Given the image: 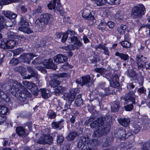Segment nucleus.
Returning <instances> with one entry per match:
<instances>
[{
  "label": "nucleus",
  "mask_w": 150,
  "mask_h": 150,
  "mask_svg": "<svg viewBox=\"0 0 150 150\" xmlns=\"http://www.w3.org/2000/svg\"><path fill=\"white\" fill-rule=\"evenodd\" d=\"M91 127L92 128H96V130L93 134L94 137L100 136L107 133L109 131L107 128H104L102 125V121L101 119H98L94 121L90 124Z\"/></svg>",
  "instance_id": "f257e3e1"
},
{
  "label": "nucleus",
  "mask_w": 150,
  "mask_h": 150,
  "mask_svg": "<svg viewBox=\"0 0 150 150\" xmlns=\"http://www.w3.org/2000/svg\"><path fill=\"white\" fill-rule=\"evenodd\" d=\"M70 40V43L71 45L67 46L60 47V48L66 50H74L75 49H78L82 45V43L79 40L77 37L73 36L69 38Z\"/></svg>",
  "instance_id": "f03ea898"
},
{
  "label": "nucleus",
  "mask_w": 150,
  "mask_h": 150,
  "mask_svg": "<svg viewBox=\"0 0 150 150\" xmlns=\"http://www.w3.org/2000/svg\"><path fill=\"white\" fill-rule=\"evenodd\" d=\"M144 6L142 5L135 7L132 10L131 15L132 17L134 18H139L143 15L144 14Z\"/></svg>",
  "instance_id": "7ed1b4c3"
},
{
  "label": "nucleus",
  "mask_w": 150,
  "mask_h": 150,
  "mask_svg": "<svg viewBox=\"0 0 150 150\" xmlns=\"http://www.w3.org/2000/svg\"><path fill=\"white\" fill-rule=\"evenodd\" d=\"M96 12L91 9H90L88 7L83 9L82 16L84 18L88 20H93L94 18Z\"/></svg>",
  "instance_id": "20e7f679"
},
{
  "label": "nucleus",
  "mask_w": 150,
  "mask_h": 150,
  "mask_svg": "<svg viewBox=\"0 0 150 150\" xmlns=\"http://www.w3.org/2000/svg\"><path fill=\"white\" fill-rule=\"evenodd\" d=\"M8 36L9 40L2 41L0 44V47L4 49L12 48L16 45V40L13 38H9L8 35Z\"/></svg>",
  "instance_id": "39448f33"
},
{
  "label": "nucleus",
  "mask_w": 150,
  "mask_h": 150,
  "mask_svg": "<svg viewBox=\"0 0 150 150\" xmlns=\"http://www.w3.org/2000/svg\"><path fill=\"white\" fill-rule=\"evenodd\" d=\"M10 91L13 94H14L15 93H16L20 88H23V86L20 83H18L16 81L11 80L9 84Z\"/></svg>",
  "instance_id": "423d86ee"
},
{
  "label": "nucleus",
  "mask_w": 150,
  "mask_h": 150,
  "mask_svg": "<svg viewBox=\"0 0 150 150\" xmlns=\"http://www.w3.org/2000/svg\"><path fill=\"white\" fill-rule=\"evenodd\" d=\"M88 138L87 137H82L79 140L77 144L79 148H81V150H92L87 143Z\"/></svg>",
  "instance_id": "0eeeda50"
},
{
  "label": "nucleus",
  "mask_w": 150,
  "mask_h": 150,
  "mask_svg": "<svg viewBox=\"0 0 150 150\" xmlns=\"http://www.w3.org/2000/svg\"><path fill=\"white\" fill-rule=\"evenodd\" d=\"M51 16L50 14H45L40 15L38 20L40 21L39 25L43 27L47 24L50 19Z\"/></svg>",
  "instance_id": "6e6552de"
},
{
  "label": "nucleus",
  "mask_w": 150,
  "mask_h": 150,
  "mask_svg": "<svg viewBox=\"0 0 150 150\" xmlns=\"http://www.w3.org/2000/svg\"><path fill=\"white\" fill-rule=\"evenodd\" d=\"M21 27L18 28V30L21 31L25 32L27 34L31 33L32 31L28 27V22L22 20L19 23Z\"/></svg>",
  "instance_id": "1a4fd4ad"
},
{
  "label": "nucleus",
  "mask_w": 150,
  "mask_h": 150,
  "mask_svg": "<svg viewBox=\"0 0 150 150\" xmlns=\"http://www.w3.org/2000/svg\"><path fill=\"white\" fill-rule=\"evenodd\" d=\"M53 142V138L49 135H43L40 138L38 143L43 144H51Z\"/></svg>",
  "instance_id": "9d476101"
},
{
  "label": "nucleus",
  "mask_w": 150,
  "mask_h": 150,
  "mask_svg": "<svg viewBox=\"0 0 150 150\" xmlns=\"http://www.w3.org/2000/svg\"><path fill=\"white\" fill-rule=\"evenodd\" d=\"M136 57L138 68L139 69L144 67L145 68L147 62L146 58L144 57L143 56L141 55H137Z\"/></svg>",
  "instance_id": "9b49d317"
},
{
  "label": "nucleus",
  "mask_w": 150,
  "mask_h": 150,
  "mask_svg": "<svg viewBox=\"0 0 150 150\" xmlns=\"http://www.w3.org/2000/svg\"><path fill=\"white\" fill-rule=\"evenodd\" d=\"M44 67L47 68L56 69L57 67L54 64L52 60L51 59L44 60L42 63Z\"/></svg>",
  "instance_id": "f8f14e48"
},
{
  "label": "nucleus",
  "mask_w": 150,
  "mask_h": 150,
  "mask_svg": "<svg viewBox=\"0 0 150 150\" xmlns=\"http://www.w3.org/2000/svg\"><path fill=\"white\" fill-rule=\"evenodd\" d=\"M67 60V57L59 54L55 56L54 59V62L58 64L63 63L66 61Z\"/></svg>",
  "instance_id": "ddd939ff"
},
{
  "label": "nucleus",
  "mask_w": 150,
  "mask_h": 150,
  "mask_svg": "<svg viewBox=\"0 0 150 150\" xmlns=\"http://www.w3.org/2000/svg\"><path fill=\"white\" fill-rule=\"evenodd\" d=\"M36 56H34L32 54H24L19 57L20 60H21L23 62H29L34 57H36Z\"/></svg>",
  "instance_id": "4468645a"
},
{
  "label": "nucleus",
  "mask_w": 150,
  "mask_h": 150,
  "mask_svg": "<svg viewBox=\"0 0 150 150\" xmlns=\"http://www.w3.org/2000/svg\"><path fill=\"white\" fill-rule=\"evenodd\" d=\"M131 28L126 25L122 24L117 29L118 33L120 34L123 35L126 32H129Z\"/></svg>",
  "instance_id": "2eb2a0df"
},
{
  "label": "nucleus",
  "mask_w": 150,
  "mask_h": 150,
  "mask_svg": "<svg viewBox=\"0 0 150 150\" xmlns=\"http://www.w3.org/2000/svg\"><path fill=\"white\" fill-rule=\"evenodd\" d=\"M114 135L115 137H118L120 139L124 138L126 137V134L125 131L123 129H118L115 131Z\"/></svg>",
  "instance_id": "dca6fc26"
},
{
  "label": "nucleus",
  "mask_w": 150,
  "mask_h": 150,
  "mask_svg": "<svg viewBox=\"0 0 150 150\" xmlns=\"http://www.w3.org/2000/svg\"><path fill=\"white\" fill-rule=\"evenodd\" d=\"M90 77L89 76H86L81 78L80 81L76 80V82L77 83L80 84L81 85L87 84L89 82Z\"/></svg>",
  "instance_id": "f3484780"
},
{
  "label": "nucleus",
  "mask_w": 150,
  "mask_h": 150,
  "mask_svg": "<svg viewBox=\"0 0 150 150\" xmlns=\"http://www.w3.org/2000/svg\"><path fill=\"white\" fill-rule=\"evenodd\" d=\"M8 35L9 38L11 39L13 38L15 40L16 39H18L21 41L24 38L23 36H18L15 33L12 32L11 31H9L8 33Z\"/></svg>",
  "instance_id": "a211bd4d"
},
{
  "label": "nucleus",
  "mask_w": 150,
  "mask_h": 150,
  "mask_svg": "<svg viewBox=\"0 0 150 150\" xmlns=\"http://www.w3.org/2000/svg\"><path fill=\"white\" fill-rule=\"evenodd\" d=\"M106 78L109 79V81H110V83L112 82L113 83L116 87L119 86V84L118 82V78L117 76L115 75L113 77H111L110 75L107 76Z\"/></svg>",
  "instance_id": "6ab92c4d"
},
{
  "label": "nucleus",
  "mask_w": 150,
  "mask_h": 150,
  "mask_svg": "<svg viewBox=\"0 0 150 150\" xmlns=\"http://www.w3.org/2000/svg\"><path fill=\"white\" fill-rule=\"evenodd\" d=\"M3 13L6 17L9 19H14L16 18L17 15L10 11H4Z\"/></svg>",
  "instance_id": "aec40b11"
},
{
  "label": "nucleus",
  "mask_w": 150,
  "mask_h": 150,
  "mask_svg": "<svg viewBox=\"0 0 150 150\" xmlns=\"http://www.w3.org/2000/svg\"><path fill=\"white\" fill-rule=\"evenodd\" d=\"M127 101H131L133 103H135L136 97L132 92H130L127 95L126 98Z\"/></svg>",
  "instance_id": "412c9836"
},
{
  "label": "nucleus",
  "mask_w": 150,
  "mask_h": 150,
  "mask_svg": "<svg viewBox=\"0 0 150 150\" xmlns=\"http://www.w3.org/2000/svg\"><path fill=\"white\" fill-rule=\"evenodd\" d=\"M75 93L73 91H71L70 93L68 94H66L64 95L65 96V99L68 100L69 102H71L74 100Z\"/></svg>",
  "instance_id": "4be33fe9"
},
{
  "label": "nucleus",
  "mask_w": 150,
  "mask_h": 150,
  "mask_svg": "<svg viewBox=\"0 0 150 150\" xmlns=\"http://www.w3.org/2000/svg\"><path fill=\"white\" fill-rule=\"evenodd\" d=\"M118 122L122 126L127 127L130 123V120L129 119L120 118L118 120Z\"/></svg>",
  "instance_id": "5701e85b"
},
{
  "label": "nucleus",
  "mask_w": 150,
  "mask_h": 150,
  "mask_svg": "<svg viewBox=\"0 0 150 150\" xmlns=\"http://www.w3.org/2000/svg\"><path fill=\"white\" fill-rule=\"evenodd\" d=\"M42 96L43 98H47L51 95V92L48 90L45 89H42L40 90Z\"/></svg>",
  "instance_id": "b1692460"
},
{
  "label": "nucleus",
  "mask_w": 150,
  "mask_h": 150,
  "mask_svg": "<svg viewBox=\"0 0 150 150\" xmlns=\"http://www.w3.org/2000/svg\"><path fill=\"white\" fill-rule=\"evenodd\" d=\"M91 1L94 4L98 6H102L106 4L105 0H91Z\"/></svg>",
  "instance_id": "393cba45"
},
{
  "label": "nucleus",
  "mask_w": 150,
  "mask_h": 150,
  "mask_svg": "<svg viewBox=\"0 0 150 150\" xmlns=\"http://www.w3.org/2000/svg\"><path fill=\"white\" fill-rule=\"evenodd\" d=\"M59 1V0H52L48 4L47 6L51 10L54 9L55 7L56 3L58 4Z\"/></svg>",
  "instance_id": "a878e982"
},
{
  "label": "nucleus",
  "mask_w": 150,
  "mask_h": 150,
  "mask_svg": "<svg viewBox=\"0 0 150 150\" xmlns=\"http://www.w3.org/2000/svg\"><path fill=\"white\" fill-rule=\"evenodd\" d=\"M119 103L118 101L114 102L111 107V110L114 112L118 111L119 109Z\"/></svg>",
  "instance_id": "bb28decb"
},
{
  "label": "nucleus",
  "mask_w": 150,
  "mask_h": 150,
  "mask_svg": "<svg viewBox=\"0 0 150 150\" xmlns=\"http://www.w3.org/2000/svg\"><path fill=\"white\" fill-rule=\"evenodd\" d=\"M74 32L70 30H68L67 31V33H62V37L61 39V41L62 42H65L67 39L68 38V34L71 35H73Z\"/></svg>",
  "instance_id": "cd10ccee"
},
{
  "label": "nucleus",
  "mask_w": 150,
  "mask_h": 150,
  "mask_svg": "<svg viewBox=\"0 0 150 150\" xmlns=\"http://www.w3.org/2000/svg\"><path fill=\"white\" fill-rule=\"evenodd\" d=\"M116 56L119 57L121 59L124 60H127L129 58V57L127 54H124L122 53L117 52L115 53Z\"/></svg>",
  "instance_id": "c85d7f7f"
},
{
  "label": "nucleus",
  "mask_w": 150,
  "mask_h": 150,
  "mask_svg": "<svg viewBox=\"0 0 150 150\" xmlns=\"http://www.w3.org/2000/svg\"><path fill=\"white\" fill-rule=\"evenodd\" d=\"M19 0H0V6L6 5L12 2H18Z\"/></svg>",
  "instance_id": "c756f323"
},
{
  "label": "nucleus",
  "mask_w": 150,
  "mask_h": 150,
  "mask_svg": "<svg viewBox=\"0 0 150 150\" xmlns=\"http://www.w3.org/2000/svg\"><path fill=\"white\" fill-rule=\"evenodd\" d=\"M14 70L16 71L20 72L22 76H24L25 74V69L22 67H16L14 69Z\"/></svg>",
  "instance_id": "7c9ffc66"
},
{
  "label": "nucleus",
  "mask_w": 150,
  "mask_h": 150,
  "mask_svg": "<svg viewBox=\"0 0 150 150\" xmlns=\"http://www.w3.org/2000/svg\"><path fill=\"white\" fill-rule=\"evenodd\" d=\"M16 130V133L19 135L23 136L25 134V129L22 127H17Z\"/></svg>",
  "instance_id": "2f4dec72"
},
{
  "label": "nucleus",
  "mask_w": 150,
  "mask_h": 150,
  "mask_svg": "<svg viewBox=\"0 0 150 150\" xmlns=\"http://www.w3.org/2000/svg\"><path fill=\"white\" fill-rule=\"evenodd\" d=\"M8 111V109L6 107L0 105V115H5Z\"/></svg>",
  "instance_id": "473e14b6"
},
{
  "label": "nucleus",
  "mask_w": 150,
  "mask_h": 150,
  "mask_svg": "<svg viewBox=\"0 0 150 150\" xmlns=\"http://www.w3.org/2000/svg\"><path fill=\"white\" fill-rule=\"evenodd\" d=\"M4 19L3 16H0V31L3 28H4L6 26H10L11 25H7V24L6 25L4 24Z\"/></svg>",
  "instance_id": "72a5a7b5"
},
{
  "label": "nucleus",
  "mask_w": 150,
  "mask_h": 150,
  "mask_svg": "<svg viewBox=\"0 0 150 150\" xmlns=\"http://www.w3.org/2000/svg\"><path fill=\"white\" fill-rule=\"evenodd\" d=\"M141 123L140 122H135L133 124V127L135 129V132L137 133L141 129Z\"/></svg>",
  "instance_id": "f704fd0d"
},
{
  "label": "nucleus",
  "mask_w": 150,
  "mask_h": 150,
  "mask_svg": "<svg viewBox=\"0 0 150 150\" xmlns=\"http://www.w3.org/2000/svg\"><path fill=\"white\" fill-rule=\"evenodd\" d=\"M77 135L76 132H71L69 133L67 137V139L68 140H73L75 137Z\"/></svg>",
  "instance_id": "c9c22d12"
},
{
  "label": "nucleus",
  "mask_w": 150,
  "mask_h": 150,
  "mask_svg": "<svg viewBox=\"0 0 150 150\" xmlns=\"http://www.w3.org/2000/svg\"><path fill=\"white\" fill-rule=\"evenodd\" d=\"M66 88L61 86H58L54 90L56 94H59L65 91Z\"/></svg>",
  "instance_id": "e433bc0d"
},
{
  "label": "nucleus",
  "mask_w": 150,
  "mask_h": 150,
  "mask_svg": "<svg viewBox=\"0 0 150 150\" xmlns=\"http://www.w3.org/2000/svg\"><path fill=\"white\" fill-rule=\"evenodd\" d=\"M83 100L81 99V96L78 95L75 101V104L77 106H80L82 104Z\"/></svg>",
  "instance_id": "4c0bfd02"
},
{
  "label": "nucleus",
  "mask_w": 150,
  "mask_h": 150,
  "mask_svg": "<svg viewBox=\"0 0 150 150\" xmlns=\"http://www.w3.org/2000/svg\"><path fill=\"white\" fill-rule=\"evenodd\" d=\"M122 46L124 48L129 47L131 46V43L128 41L124 40L120 42Z\"/></svg>",
  "instance_id": "58836bf2"
},
{
  "label": "nucleus",
  "mask_w": 150,
  "mask_h": 150,
  "mask_svg": "<svg viewBox=\"0 0 150 150\" xmlns=\"http://www.w3.org/2000/svg\"><path fill=\"white\" fill-rule=\"evenodd\" d=\"M124 18L122 12L120 11L117 12L115 16V18L118 20L122 19Z\"/></svg>",
  "instance_id": "ea45409f"
},
{
  "label": "nucleus",
  "mask_w": 150,
  "mask_h": 150,
  "mask_svg": "<svg viewBox=\"0 0 150 150\" xmlns=\"http://www.w3.org/2000/svg\"><path fill=\"white\" fill-rule=\"evenodd\" d=\"M28 71L31 74V76H28V77L25 78V79H29L30 78L31 76H32L33 77H35L36 76V74L33 71L32 67H28Z\"/></svg>",
  "instance_id": "a19ab883"
},
{
  "label": "nucleus",
  "mask_w": 150,
  "mask_h": 150,
  "mask_svg": "<svg viewBox=\"0 0 150 150\" xmlns=\"http://www.w3.org/2000/svg\"><path fill=\"white\" fill-rule=\"evenodd\" d=\"M60 83V81L55 80L50 81V83L51 86L53 88L56 87L59 85Z\"/></svg>",
  "instance_id": "79ce46f5"
},
{
  "label": "nucleus",
  "mask_w": 150,
  "mask_h": 150,
  "mask_svg": "<svg viewBox=\"0 0 150 150\" xmlns=\"http://www.w3.org/2000/svg\"><path fill=\"white\" fill-rule=\"evenodd\" d=\"M95 71L99 73L101 75L105 74L107 72L106 69L103 68H97L95 69Z\"/></svg>",
  "instance_id": "37998d69"
},
{
  "label": "nucleus",
  "mask_w": 150,
  "mask_h": 150,
  "mask_svg": "<svg viewBox=\"0 0 150 150\" xmlns=\"http://www.w3.org/2000/svg\"><path fill=\"white\" fill-rule=\"evenodd\" d=\"M0 98L2 100H5L6 101H8L9 100V98L7 97V95L2 91H1V93L0 95Z\"/></svg>",
  "instance_id": "c03bdc74"
},
{
  "label": "nucleus",
  "mask_w": 150,
  "mask_h": 150,
  "mask_svg": "<svg viewBox=\"0 0 150 150\" xmlns=\"http://www.w3.org/2000/svg\"><path fill=\"white\" fill-rule=\"evenodd\" d=\"M23 84L25 86L29 89H30L32 88L33 85H34L33 83L30 82H29L26 81H23Z\"/></svg>",
  "instance_id": "a18cd8bd"
},
{
  "label": "nucleus",
  "mask_w": 150,
  "mask_h": 150,
  "mask_svg": "<svg viewBox=\"0 0 150 150\" xmlns=\"http://www.w3.org/2000/svg\"><path fill=\"white\" fill-rule=\"evenodd\" d=\"M26 96L24 93H20L19 95V99L22 102L24 101L26 99Z\"/></svg>",
  "instance_id": "49530a36"
},
{
  "label": "nucleus",
  "mask_w": 150,
  "mask_h": 150,
  "mask_svg": "<svg viewBox=\"0 0 150 150\" xmlns=\"http://www.w3.org/2000/svg\"><path fill=\"white\" fill-rule=\"evenodd\" d=\"M63 120H61L59 121L58 122H53L52 124V127L54 128L59 127L61 123L63 122Z\"/></svg>",
  "instance_id": "de8ad7c7"
},
{
  "label": "nucleus",
  "mask_w": 150,
  "mask_h": 150,
  "mask_svg": "<svg viewBox=\"0 0 150 150\" xmlns=\"http://www.w3.org/2000/svg\"><path fill=\"white\" fill-rule=\"evenodd\" d=\"M106 23L103 22H101L98 26V28L103 31L105 30Z\"/></svg>",
  "instance_id": "09e8293b"
},
{
  "label": "nucleus",
  "mask_w": 150,
  "mask_h": 150,
  "mask_svg": "<svg viewBox=\"0 0 150 150\" xmlns=\"http://www.w3.org/2000/svg\"><path fill=\"white\" fill-rule=\"evenodd\" d=\"M69 76L70 74L69 73H63L59 74L57 75V76L59 78L68 77H69Z\"/></svg>",
  "instance_id": "8fccbe9b"
},
{
  "label": "nucleus",
  "mask_w": 150,
  "mask_h": 150,
  "mask_svg": "<svg viewBox=\"0 0 150 150\" xmlns=\"http://www.w3.org/2000/svg\"><path fill=\"white\" fill-rule=\"evenodd\" d=\"M19 60L16 58H13L10 60V63L12 65H15L18 64Z\"/></svg>",
  "instance_id": "3c124183"
},
{
  "label": "nucleus",
  "mask_w": 150,
  "mask_h": 150,
  "mask_svg": "<svg viewBox=\"0 0 150 150\" xmlns=\"http://www.w3.org/2000/svg\"><path fill=\"white\" fill-rule=\"evenodd\" d=\"M22 49L21 48H17L13 51V52L14 55H17L20 54Z\"/></svg>",
  "instance_id": "603ef678"
},
{
  "label": "nucleus",
  "mask_w": 150,
  "mask_h": 150,
  "mask_svg": "<svg viewBox=\"0 0 150 150\" xmlns=\"http://www.w3.org/2000/svg\"><path fill=\"white\" fill-rule=\"evenodd\" d=\"M133 107V105L132 104H130L124 107L125 110L127 111H130Z\"/></svg>",
  "instance_id": "864d4df0"
},
{
  "label": "nucleus",
  "mask_w": 150,
  "mask_h": 150,
  "mask_svg": "<svg viewBox=\"0 0 150 150\" xmlns=\"http://www.w3.org/2000/svg\"><path fill=\"white\" fill-rule=\"evenodd\" d=\"M64 139V138L62 135H58L57 139V142L59 143L62 142Z\"/></svg>",
  "instance_id": "5fc2aeb1"
},
{
  "label": "nucleus",
  "mask_w": 150,
  "mask_h": 150,
  "mask_svg": "<svg viewBox=\"0 0 150 150\" xmlns=\"http://www.w3.org/2000/svg\"><path fill=\"white\" fill-rule=\"evenodd\" d=\"M48 113H50L49 115L50 118L54 119L56 115L54 112L53 111H50Z\"/></svg>",
  "instance_id": "6e6d98bb"
},
{
  "label": "nucleus",
  "mask_w": 150,
  "mask_h": 150,
  "mask_svg": "<svg viewBox=\"0 0 150 150\" xmlns=\"http://www.w3.org/2000/svg\"><path fill=\"white\" fill-rule=\"evenodd\" d=\"M128 75L131 77H133L136 75V74L133 70H130L128 71Z\"/></svg>",
  "instance_id": "4d7b16f0"
},
{
  "label": "nucleus",
  "mask_w": 150,
  "mask_h": 150,
  "mask_svg": "<svg viewBox=\"0 0 150 150\" xmlns=\"http://www.w3.org/2000/svg\"><path fill=\"white\" fill-rule=\"evenodd\" d=\"M114 23L111 21H108L106 24V25H108L110 28H113L114 26Z\"/></svg>",
  "instance_id": "13d9d810"
},
{
  "label": "nucleus",
  "mask_w": 150,
  "mask_h": 150,
  "mask_svg": "<svg viewBox=\"0 0 150 150\" xmlns=\"http://www.w3.org/2000/svg\"><path fill=\"white\" fill-rule=\"evenodd\" d=\"M105 47V46L103 44H99L96 45L95 48L96 50H98V48L103 50Z\"/></svg>",
  "instance_id": "bf43d9fd"
},
{
  "label": "nucleus",
  "mask_w": 150,
  "mask_h": 150,
  "mask_svg": "<svg viewBox=\"0 0 150 150\" xmlns=\"http://www.w3.org/2000/svg\"><path fill=\"white\" fill-rule=\"evenodd\" d=\"M71 66L70 65L67 63H66L65 64L62 65V68L63 69H67V68H71Z\"/></svg>",
  "instance_id": "052dcab7"
},
{
  "label": "nucleus",
  "mask_w": 150,
  "mask_h": 150,
  "mask_svg": "<svg viewBox=\"0 0 150 150\" xmlns=\"http://www.w3.org/2000/svg\"><path fill=\"white\" fill-rule=\"evenodd\" d=\"M83 39L84 41V43H88L89 42V40L86 36H84Z\"/></svg>",
  "instance_id": "680f3d73"
},
{
  "label": "nucleus",
  "mask_w": 150,
  "mask_h": 150,
  "mask_svg": "<svg viewBox=\"0 0 150 150\" xmlns=\"http://www.w3.org/2000/svg\"><path fill=\"white\" fill-rule=\"evenodd\" d=\"M103 50H104V53L106 55H108L109 52L107 47L105 46Z\"/></svg>",
  "instance_id": "e2e57ef3"
},
{
  "label": "nucleus",
  "mask_w": 150,
  "mask_h": 150,
  "mask_svg": "<svg viewBox=\"0 0 150 150\" xmlns=\"http://www.w3.org/2000/svg\"><path fill=\"white\" fill-rule=\"evenodd\" d=\"M6 118L3 116H0V125H1L3 122L5 121Z\"/></svg>",
  "instance_id": "0e129e2a"
},
{
  "label": "nucleus",
  "mask_w": 150,
  "mask_h": 150,
  "mask_svg": "<svg viewBox=\"0 0 150 150\" xmlns=\"http://www.w3.org/2000/svg\"><path fill=\"white\" fill-rule=\"evenodd\" d=\"M129 35L128 34H126L124 36V40L129 41L130 40Z\"/></svg>",
  "instance_id": "69168bd1"
},
{
  "label": "nucleus",
  "mask_w": 150,
  "mask_h": 150,
  "mask_svg": "<svg viewBox=\"0 0 150 150\" xmlns=\"http://www.w3.org/2000/svg\"><path fill=\"white\" fill-rule=\"evenodd\" d=\"M114 0H105L106 3L110 4H114Z\"/></svg>",
  "instance_id": "338daca9"
},
{
  "label": "nucleus",
  "mask_w": 150,
  "mask_h": 150,
  "mask_svg": "<svg viewBox=\"0 0 150 150\" xmlns=\"http://www.w3.org/2000/svg\"><path fill=\"white\" fill-rule=\"evenodd\" d=\"M139 92L140 93H144L145 92V90L143 87H142L138 89Z\"/></svg>",
  "instance_id": "774afa93"
}]
</instances>
